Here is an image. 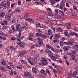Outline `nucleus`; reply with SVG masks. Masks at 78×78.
Segmentation results:
<instances>
[{
	"label": "nucleus",
	"instance_id": "2",
	"mask_svg": "<svg viewBox=\"0 0 78 78\" xmlns=\"http://www.w3.org/2000/svg\"><path fill=\"white\" fill-rule=\"evenodd\" d=\"M24 76L26 77H27L28 78H34V76H31V74L30 73L26 72L24 73Z\"/></svg>",
	"mask_w": 78,
	"mask_h": 78
},
{
	"label": "nucleus",
	"instance_id": "53",
	"mask_svg": "<svg viewBox=\"0 0 78 78\" xmlns=\"http://www.w3.org/2000/svg\"><path fill=\"white\" fill-rule=\"evenodd\" d=\"M71 58L72 59H74L75 58V56L74 55H72L71 56Z\"/></svg>",
	"mask_w": 78,
	"mask_h": 78
},
{
	"label": "nucleus",
	"instance_id": "55",
	"mask_svg": "<svg viewBox=\"0 0 78 78\" xmlns=\"http://www.w3.org/2000/svg\"><path fill=\"white\" fill-rule=\"evenodd\" d=\"M74 32H69V34L70 35L72 36H74Z\"/></svg>",
	"mask_w": 78,
	"mask_h": 78
},
{
	"label": "nucleus",
	"instance_id": "20",
	"mask_svg": "<svg viewBox=\"0 0 78 78\" xmlns=\"http://www.w3.org/2000/svg\"><path fill=\"white\" fill-rule=\"evenodd\" d=\"M29 52L30 54L32 55H34L36 54V51H35L34 50L30 51Z\"/></svg>",
	"mask_w": 78,
	"mask_h": 78
},
{
	"label": "nucleus",
	"instance_id": "30",
	"mask_svg": "<svg viewBox=\"0 0 78 78\" xmlns=\"http://www.w3.org/2000/svg\"><path fill=\"white\" fill-rule=\"evenodd\" d=\"M20 12V8L19 7H17L16 9V10H15V12Z\"/></svg>",
	"mask_w": 78,
	"mask_h": 78
},
{
	"label": "nucleus",
	"instance_id": "39",
	"mask_svg": "<svg viewBox=\"0 0 78 78\" xmlns=\"http://www.w3.org/2000/svg\"><path fill=\"white\" fill-rule=\"evenodd\" d=\"M36 34L37 36H41L42 35V33H37Z\"/></svg>",
	"mask_w": 78,
	"mask_h": 78
},
{
	"label": "nucleus",
	"instance_id": "64",
	"mask_svg": "<svg viewBox=\"0 0 78 78\" xmlns=\"http://www.w3.org/2000/svg\"><path fill=\"white\" fill-rule=\"evenodd\" d=\"M52 70H53L54 73V74H55V73H57V71H56V70L55 69H53Z\"/></svg>",
	"mask_w": 78,
	"mask_h": 78
},
{
	"label": "nucleus",
	"instance_id": "32",
	"mask_svg": "<svg viewBox=\"0 0 78 78\" xmlns=\"http://www.w3.org/2000/svg\"><path fill=\"white\" fill-rule=\"evenodd\" d=\"M40 28H43L44 29H46L47 28V27L44 26L43 25H41V26H40Z\"/></svg>",
	"mask_w": 78,
	"mask_h": 78
},
{
	"label": "nucleus",
	"instance_id": "58",
	"mask_svg": "<svg viewBox=\"0 0 78 78\" xmlns=\"http://www.w3.org/2000/svg\"><path fill=\"white\" fill-rule=\"evenodd\" d=\"M60 45L61 47H62L63 45V42H62V41H61L60 42Z\"/></svg>",
	"mask_w": 78,
	"mask_h": 78
},
{
	"label": "nucleus",
	"instance_id": "23",
	"mask_svg": "<svg viewBox=\"0 0 78 78\" xmlns=\"http://www.w3.org/2000/svg\"><path fill=\"white\" fill-rule=\"evenodd\" d=\"M71 53L73 55H75V53H76V52H78V50H71Z\"/></svg>",
	"mask_w": 78,
	"mask_h": 78
},
{
	"label": "nucleus",
	"instance_id": "41",
	"mask_svg": "<svg viewBox=\"0 0 78 78\" xmlns=\"http://www.w3.org/2000/svg\"><path fill=\"white\" fill-rule=\"evenodd\" d=\"M53 51V52H55V53H59L60 52L59 50V49H56L55 50H54V51Z\"/></svg>",
	"mask_w": 78,
	"mask_h": 78
},
{
	"label": "nucleus",
	"instance_id": "44",
	"mask_svg": "<svg viewBox=\"0 0 78 78\" xmlns=\"http://www.w3.org/2000/svg\"><path fill=\"white\" fill-rule=\"evenodd\" d=\"M62 69V68H61V67H58V72H61V70Z\"/></svg>",
	"mask_w": 78,
	"mask_h": 78
},
{
	"label": "nucleus",
	"instance_id": "63",
	"mask_svg": "<svg viewBox=\"0 0 78 78\" xmlns=\"http://www.w3.org/2000/svg\"><path fill=\"white\" fill-rule=\"evenodd\" d=\"M72 16L73 17H76V14L75 13H73L72 15Z\"/></svg>",
	"mask_w": 78,
	"mask_h": 78
},
{
	"label": "nucleus",
	"instance_id": "54",
	"mask_svg": "<svg viewBox=\"0 0 78 78\" xmlns=\"http://www.w3.org/2000/svg\"><path fill=\"white\" fill-rule=\"evenodd\" d=\"M58 11L60 12V13L62 15H64V12L62 11L61 10H58Z\"/></svg>",
	"mask_w": 78,
	"mask_h": 78
},
{
	"label": "nucleus",
	"instance_id": "21",
	"mask_svg": "<svg viewBox=\"0 0 78 78\" xmlns=\"http://www.w3.org/2000/svg\"><path fill=\"white\" fill-rule=\"evenodd\" d=\"M20 51V52L21 54L23 55H25V54L27 53V51L25 50L21 51Z\"/></svg>",
	"mask_w": 78,
	"mask_h": 78
},
{
	"label": "nucleus",
	"instance_id": "7",
	"mask_svg": "<svg viewBox=\"0 0 78 78\" xmlns=\"http://www.w3.org/2000/svg\"><path fill=\"white\" fill-rule=\"evenodd\" d=\"M0 6H2V8L3 9H6L7 8V5L5 3L3 2H1L0 3Z\"/></svg>",
	"mask_w": 78,
	"mask_h": 78
},
{
	"label": "nucleus",
	"instance_id": "3",
	"mask_svg": "<svg viewBox=\"0 0 78 78\" xmlns=\"http://www.w3.org/2000/svg\"><path fill=\"white\" fill-rule=\"evenodd\" d=\"M48 54V55L49 57H50L52 60H53V61H56V58L55 57H54V56L52 55H53V53L51 52V51L50 50L49 51V52Z\"/></svg>",
	"mask_w": 78,
	"mask_h": 78
},
{
	"label": "nucleus",
	"instance_id": "24",
	"mask_svg": "<svg viewBox=\"0 0 78 78\" xmlns=\"http://www.w3.org/2000/svg\"><path fill=\"white\" fill-rule=\"evenodd\" d=\"M48 34L49 36H51L52 34V32H51V29H49L48 30Z\"/></svg>",
	"mask_w": 78,
	"mask_h": 78
},
{
	"label": "nucleus",
	"instance_id": "18",
	"mask_svg": "<svg viewBox=\"0 0 78 78\" xmlns=\"http://www.w3.org/2000/svg\"><path fill=\"white\" fill-rule=\"evenodd\" d=\"M56 31L57 32H61V33L62 32V30L61 29V28L60 27H58L56 29Z\"/></svg>",
	"mask_w": 78,
	"mask_h": 78
},
{
	"label": "nucleus",
	"instance_id": "35",
	"mask_svg": "<svg viewBox=\"0 0 78 78\" xmlns=\"http://www.w3.org/2000/svg\"><path fill=\"white\" fill-rule=\"evenodd\" d=\"M25 17L26 18H28V17H30V15L29 14V13H26V15H24Z\"/></svg>",
	"mask_w": 78,
	"mask_h": 78
},
{
	"label": "nucleus",
	"instance_id": "11",
	"mask_svg": "<svg viewBox=\"0 0 78 78\" xmlns=\"http://www.w3.org/2000/svg\"><path fill=\"white\" fill-rule=\"evenodd\" d=\"M37 41L38 42V44L40 45H43V41L41 39V38L39 37L37 38Z\"/></svg>",
	"mask_w": 78,
	"mask_h": 78
},
{
	"label": "nucleus",
	"instance_id": "19",
	"mask_svg": "<svg viewBox=\"0 0 78 78\" xmlns=\"http://www.w3.org/2000/svg\"><path fill=\"white\" fill-rule=\"evenodd\" d=\"M6 61L4 60H2L1 62V65H2V66H6Z\"/></svg>",
	"mask_w": 78,
	"mask_h": 78
},
{
	"label": "nucleus",
	"instance_id": "14",
	"mask_svg": "<svg viewBox=\"0 0 78 78\" xmlns=\"http://www.w3.org/2000/svg\"><path fill=\"white\" fill-rule=\"evenodd\" d=\"M26 21L30 22L31 23H33V20L31 18H27L25 19Z\"/></svg>",
	"mask_w": 78,
	"mask_h": 78
},
{
	"label": "nucleus",
	"instance_id": "48",
	"mask_svg": "<svg viewBox=\"0 0 78 78\" xmlns=\"http://www.w3.org/2000/svg\"><path fill=\"white\" fill-rule=\"evenodd\" d=\"M27 60L28 61V62H29V63L30 64H31V65H32L33 66L34 65V63H33V62H31L29 60V59H28Z\"/></svg>",
	"mask_w": 78,
	"mask_h": 78
},
{
	"label": "nucleus",
	"instance_id": "57",
	"mask_svg": "<svg viewBox=\"0 0 78 78\" xmlns=\"http://www.w3.org/2000/svg\"><path fill=\"white\" fill-rule=\"evenodd\" d=\"M41 72L43 74H45V71L43 69H41Z\"/></svg>",
	"mask_w": 78,
	"mask_h": 78
},
{
	"label": "nucleus",
	"instance_id": "61",
	"mask_svg": "<svg viewBox=\"0 0 78 78\" xmlns=\"http://www.w3.org/2000/svg\"><path fill=\"white\" fill-rule=\"evenodd\" d=\"M55 12L56 14H58V13H59V12H58V9H55Z\"/></svg>",
	"mask_w": 78,
	"mask_h": 78
},
{
	"label": "nucleus",
	"instance_id": "13",
	"mask_svg": "<svg viewBox=\"0 0 78 78\" xmlns=\"http://www.w3.org/2000/svg\"><path fill=\"white\" fill-rule=\"evenodd\" d=\"M51 3V5H53L55 4V1L56 2H59L60 0H49Z\"/></svg>",
	"mask_w": 78,
	"mask_h": 78
},
{
	"label": "nucleus",
	"instance_id": "27",
	"mask_svg": "<svg viewBox=\"0 0 78 78\" xmlns=\"http://www.w3.org/2000/svg\"><path fill=\"white\" fill-rule=\"evenodd\" d=\"M32 71L33 72L35 73H37V72L36 71V69L34 68V67H32Z\"/></svg>",
	"mask_w": 78,
	"mask_h": 78
},
{
	"label": "nucleus",
	"instance_id": "5",
	"mask_svg": "<svg viewBox=\"0 0 78 78\" xmlns=\"http://www.w3.org/2000/svg\"><path fill=\"white\" fill-rule=\"evenodd\" d=\"M36 37V35L35 34H33L32 33H30L29 34V39L30 41H33V38L32 37Z\"/></svg>",
	"mask_w": 78,
	"mask_h": 78
},
{
	"label": "nucleus",
	"instance_id": "17",
	"mask_svg": "<svg viewBox=\"0 0 78 78\" xmlns=\"http://www.w3.org/2000/svg\"><path fill=\"white\" fill-rule=\"evenodd\" d=\"M56 23L59 25H61L63 23L61 20H58L56 21Z\"/></svg>",
	"mask_w": 78,
	"mask_h": 78
},
{
	"label": "nucleus",
	"instance_id": "6",
	"mask_svg": "<svg viewBox=\"0 0 78 78\" xmlns=\"http://www.w3.org/2000/svg\"><path fill=\"white\" fill-rule=\"evenodd\" d=\"M22 35L20 33V34H19L18 35L16 36V39L18 41H20V39H23L24 37L23 36H21Z\"/></svg>",
	"mask_w": 78,
	"mask_h": 78
},
{
	"label": "nucleus",
	"instance_id": "26",
	"mask_svg": "<svg viewBox=\"0 0 78 78\" xmlns=\"http://www.w3.org/2000/svg\"><path fill=\"white\" fill-rule=\"evenodd\" d=\"M6 37L5 36H0V39H3V40H6Z\"/></svg>",
	"mask_w": 78,
	"mask_h": 78
},
{
	"label": "nucleus",
	"instance_id": "42",
	"mask_svg": "<svg viewBox=\"0 0 78 78\" xmlns=\"http://www.w3.org/2000/svg\"><path fill=\"white\" fill-rule=\"evenodd\" d=\"M19 54L17 56L18 57H22L23 55L22 54L20 53V51L19 52Z\"/></svg>",
	"mask_w": 78,
	"mask_h": 78
},
{
	"label": "nucleus",
	"instance_id": "60",
	"mask_svg": "<svg viewBox=\"0 0 78 78\" xmlns=\"http://www.w3.org/2000/svg\"><path fill=\"white\" fill-rule=\"evenodd\" d=\"M73 8L74 10H76V9H77V8H76V5H73Z\"/></svg>",
	"mask_w": 78,
	"mask_h": 78
},
{
	"label": "nucleus",
	"instance_id": "52",
	"mask_svg": "<svg viewBox=\"0 0 78 78\" xmlns=\"http://www.w3.org/2000/svg\"><path fill=\"white\" fill-rule=\"evenodd\" d=\"M30 48H31V49H33V48H34V46L32 44H30Z\"/></svg>",
	"mask_w": 78,
	"mask_h": 78
},
{
	"label": "nucleus",
	"instance_id": "40",
	"mask_svg": "<svg viewBox=\"0 0 78 78\" xmlns=\"http://www.w3.org/2000/svg\"><path fill=\"white\" fill-rule=\"evenodd\" d=\"M12 14L10 12H9L6 14V15L5 16H9V17H11Z\"/></svg>",
	"mask_w": 78,
	"mask_h": 78
},
{
	"label": "nucleus",
	"instance_id": "45",
	"mask_svg": "<svg viewBox=\"0 0 78 78\" xmlns=\"http://www.w3.org/2000/svg\"><path fill=\"white\" fill-rule=\"evenodd\" d=\"M10 75H11V76H12L14 74V71L12 70H11L10 71Z\"/></svg>",
	"mask_w": 78,
	"mask_h": 78
},
{
	"label": "nucleus",
	"instance_id": "38",
	"mask_svg": "<svg viewBox=\"0 0 78 78\" xmlns=\"http://www.w3.org/2000/svg\"><path fill=\"white\" fill-rule=\"evenodd\" d=\"M17 67L18 69H22V66L21 65L17 66Z\"/></svg>",
	"mask_w": 78,
	"mask_h": 78
},
{
	"label": "nucleus",
	"instance_id": "1",
	"mask_svg": "<svg viewBox=\"0 0 78 78\" xmlns=\"http://www.w3.org/2000/svg\"><path fill=\"white\" fill-rule=\"evenodd\" d=\"M48 15L47 16V17L48 19L52 20V21H55L56 20V17L53 15L51 13H48Z\"/></svg>",
	"mask_w": 78,
	"mask_h": 78
},
{
	"label": "nucleus",
	"instance_id": "37",
	"mask_svg": "<svg viewBox=\"0 0 78 78\" xmlns=\"http://www.w3.org/2000/svg\"><path fill=\"white\" fill-rule=\"evenodd\" d=\"M6 67L7 69H9V70H12V68H11V67L9 66H8L7 65H6Z\"/></svg>",
	"mask_w": 78,
	"mask_h": 78
},
{
	"label": "nucleus",
	"instance_id": "9",
	"mask_svg": "<svg viewBox=\"0 0 78 78\" xmlns=\"http://www.w3.org/2000/svg\"><path fill=\"white\" fill-rule=\"evenodd\" d=\"M18 44L19 45H20V47L21 48H24L25 47V43L23 42H20L19 43H18Z\"/></svg>",
	"mask_w": 78,
	"mask_h": 78
},
{
	"label": "nucleus",
	"instance_id": "43",
	"mask_svg": "<svg viewBox=\"0 0 78 78\" xmlns=\"http://www.w3.org/2000/svg\"><path fill=\"white\" fill-rule=\"evenodd\" d=\"M11 29L12 30H13L14 31H15V28L14 27V25H12L11 26Z\"/></svg>",
	"mask_w": 78,
	"mask_h": 78
},
{
	"label": "nucleus",
	"instance_id": "34",
	"mask_svg": "<svg viewBox=\"0 0 78 78\" xmlns=\"http://www.w3.org/2000/svg\"><path fill=\"white\" fill-rule=\"evenodd\" d=\"M73 48H74V49H76V50H78V45L76 44L74 45V46H73Z\"/></svg>",
	"mask_w": 78,
	"mask_h": 78
},
{
	"label": "nucleus",
	"instance_id": "22",
	"mask_svg": "<svg viewBox=\"0 0 78 78\" xmlns=\"http://www.w3.org/2000/svg\"><path fill=\"white\" fill-rule=\"evenodd\" d=\"M77 73H78L77 71H75L73 72V78H75V77H76V75H77Z\"/></svg>",
	"mask_w": 78,
	"mask_h": 78
},
{
	"label": "nucleus",
	"instance_id": "28",
	"mask_svg": "<svg viewBox=\"0 0 78 78\" xmlns=\"http://www.w3.org/2000/svg\"><path fill=\"white\" fill-rule=\"evenodd\" d=\"M14 32V31L12 29H11L10 28L9 29L8 31V33L9 34H11L12 33H13Z\"/></svg>",
	"mask_w": 78,
	"mask_h": 78
},
{
	"label": "nucleus",
	"instance_id": "62",
	"mask_svg": "<svg viewBox=\"0 0 78 78\" xmlns=\"http://www.w3.org/2000/svg\"><path fill=\"white\" fill-rule=\"evenodd\" d=\"M3 23L5 24H6V25H7L8 24V22H7V21L5 20L3 21Z\"/></svg>",
	"mask_w": 78,
	"mask_h": 78
},
{
	"label": "nucleus",
	"instance_id": "10",
	"mask_svg": "<svg viewBox=\"0 0 78 78\" xmlns=\"http://www.w3.org/2000/svg\"><path fill=\"white\" fill-rule=\"evenodd\" d=\"M60 9L62 10L63 9V7L65 6V4L63 1H62L60 2Z\"/></svg>",
	"mask_w": 78,
	"mask_h": 78
},
{
	"label": "nucleus",
	"instance_id": "46",
	"mask_svg": "<svg viewBox=\"0 0 78 78\" xmlns=\"http://www.w3.org/2000/svg\"><path fill=\"white\" fill-rule=\"evenodd\" d=\"M9 48L11 50H16V48H14V47H13L12 46H10L9 47Z\"/></svg>",
	"mask_w": 78,
	"mask_h": 78
},
{
	"label": "nucleus",
	"instance_id": "33",
	"mask_svg": "<svg viewBox=\"0 0 78 78\" xmlns=\"http://www.w3.org/2000/svg\"><path fill=\"white\" fill-rule=\"evenodd\" d=\"M11 17L10 16H5V19L6 20H11Z\"/></svg>",
	"mask_w": 78,
	"mask_h": 78
},
{
	"label": "nucleus",
	"instance_id": "12",
	"mask_svg": "<svg viewBox=\"0 0 78 78\" xmlns=\"http://www.w3.org/2000/svg\"><path fill=\"white\" fill-rule=\"evenodd\" d=\"M71 47L66 46H65V47L63 48V49L65 51H68L69 49H71Z\"/></svg>",
	"mask_w": 78,
	"mask_h": 78
},
{
	"label": "nucleus",
	"instance_id": "56",
	"mask_svg": "<svg viewBox=\"0 0 78 78\" xmlns=\"http://www.w3.org/2000/svg\"><path fill=\"white\" fill-rule=\"evenodd\" d=\"M40 18L41 19H44L45 18V17L43 16H40Z\"/></svg>",
	"mask_w": 78,
	"mask_h": 78
},
{
	"label": "nucleus",
	"instance_id": "36",
	"mask_svg": "<svg viewBox=\"0 0 78 78\" xmlns=\"http://www.w3.org/2000/svg\"><path fill=\"white\" fill-rule=\"evenodd\" d=\"M16 28H20V24H16L15 25Z\"/></svg>",
	"mask_w": 78,
	"mask_h": 78
},
{
	"label": "nucleus",
	"instance_id": "47",
	"mask_svg": "<svg viewBox=\"0 0 78 78\" xmlns=\"http://www.w3.org/2000/svg\"><path fill=\"white\" fill-rule=\"evenodd\" d=\"M41 36L43 38H45V39H46L47 38V36L45 35H44L42 34V35H41Z\"/></svg>",
	"mask_w": 78,
	"mask_h": 78
},
{
	"label": "nucleus",
	"instance_id": "50",
	"mask_svg": "<svg viewBox=\"0 0 78 78\" xmlns=\"http://www.w3.org/2000/svg\"><path fill=\"white\" fill-rule=\"evenodd\" d=\"M46 72L48 75H50V71H49V70L48 69H46Z\"/></svg>",
	"mask_w": 78,
	"mask_h": 78
},
{
	"label": "nucleus",
	"instance_id": "4",
	"mask_svg": "<svg viewBox=\"0 0 78 78\" xmlns=\"http://www.w3.org/2000/svg\"><path fill=\"white\" fill-rule=\"evenodd\" d=\"M41 61L42 64L43 65H44V66H46V65H47V64H48V62H47V59L44 57L42 58Z\"/></svg>",
	"mask_w": 78,
	"mask_h": 78
},
{
	"label": "nucleus",
	"instance_id": "25",
	"mask_svg": "<svg viewBox=\"0 0 78 78\" xmlns=\"http://www.w3.org/2000/svg\"><path fill=\"white\" fill-rule=\"evenodd\" d=\"M5 13L4 12H1L0 13V17H4Z\"/></svg>",
	"mask_w": 78,
	"mask_h": 78
},
{
	"label": "nucleus",
	"instance_id": "29",
	"mask_svg": "<svg viewBox=\"0 0 78 78\" xmlns=\"http://www.w3.org/2000/svg\"><path fill=\"white\" fill-rule=\"evenodd\" d=\"M0 69L2 72H4L5 71H6V70L5 69H4V68L2 66H0Z\"/></svg>",
	"mask_w": 78,
	"mask_h": 78
},
{
	"label": "nucleus",
	"instance_id": "16",
	"mask_svg": "<svg viewBox=\"0 0 78 78\" xmlns=\"http://www.w3.org/2000/svg\"><path fill=\"white\" fill-rule=\"evenodd\" d=\"M16 31H18L19 32V34H20V33L21 34H22V30L20 28H16Z\"/></svg>",
	"mask_w": 78,
	"mask_h": 78
},
{
	"label": "nucleus",
	"instance_id": "15",
	"mask_svg": "<svg viewBox=\"0 0 78 78\" xmlns=\"http://www.w3.org/2000/svg\"><path fill=\"white\" fill-rule=\"evenodd\" d=\"M54 35L55 39H58L60 37V33H58V34H55Z\"/></svg>",
	"mask_w": 78,
	"mask_h": 78
},
{
	"label": "nucleus",
	"instance_id": "49",
	"mask_svg": "<svg viewBox=\"0 0 78 78\" xmlns=\"http://www.w3.org/2000/svg\"><path fill=\"white\" fill-rule=\"evenodd\" d=\"M46 10L47 11H48V12H51V10L50 8H47L46 9Z\"/></svg>",
	"mask_w": 78,
	"mask_h": 78
},
{
	"label": "nucleus",
	"instance_id": "51",
	"mask_svg": "<svg viewBox=\"0 0 78 78\" xmlns=\"http://www.w3.org/2000/svg\"><path fill=\"white\" fill-rule=\"evenodd\" d=\"M50 50H49L48 49H45V51L46 52V53H48V52H49L50 51Z\"/></svg>",
	"mask_w": 78,
	"mask_h": 78
},
{
	"label": "nucleus",
	"instance_id": "31",
	"mask_svg": "<svg viewBox=\"0 0 78 78\" xmlns=\"http://www.w3.org/2000/svg\"><path fill=\"white\" fill-rule=\"evenodd\" d=\"M20 61H21V62H23V63L25 64L26 66H27V65H28L27 64V62H26V61L22 59L20 60Z\"/></svg>",
	"mask_w": 78,
	"mask_h": 78
},
{
	"label": "nucleus",
	"instance_id": "59",
	"mask_svg": "<svg viewBox=\"0 0 78 78\" xmlns=\"http://www.w3.org/2000/svg\"><path fill=\"white\" fill-rule=\"evenodd\" d=\"M7 6H8V7H9V6H10V3H9V1H7Z\"/></svg>",
	"mask_w": 78,
	"mask_h": 78
},
{
	"label": "nucleus",
	"instance_id": "8",
	"mask_svg": "<svg viewBox=\"0 0 78 78\" xmlns=\"http://www.w3.org/2000/svg\"><path fill=\"white\" fill-rule=\"evenodd\" d=\"M46 47L47 48H48V49H51L52 51H55V49H54L53 47L51 46H49L48 44H46Z\"/></svg>",
	"mask_w": 78,
	"mask_h": 78
}]
</instances>
